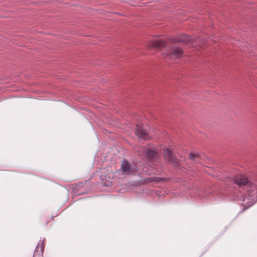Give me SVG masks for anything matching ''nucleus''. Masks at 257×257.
<instances>
[{"instance_id": "1", "label": "nucleus", "mask_w": 257, "mask_h": 257, "mask_svg": "<svg viewBox=\"0 0 257 257\" xmlns=\"http://www.w3.org/2000/svg\"><path fill=\"white\" fill-rule=\"evenodd\" d=\"M234 181L239 188L246 190L245 196L241 198L242 205L246 208L252 206L257 201V181H248L245 176L239 175L235 177Z\"/></svg>"}, {"instance_id": "2", "label": "nucleus", "mask_w": 257, "mask_h": 257, "mask_svg": "<svg viewBox=\"0 0 257 257\" xmlns=\"http://www.w3.org/2000/svg\"><path fill=\"white\" fill-rule=\"evenodd\" d=\"M119 171L122 175H133L138 171V168L135 163H131L126 160H123L121 163Z\"/></svg>"}, {"instance_id": "3", "label": "nucleus", "mask_w": 257, "mask_h": 257, "mask_svg": "<svg viewBox=\"0 0 257 257\" xmlns=\"http://www.w3.org/2000/svg\"><path fill=\"white\" fill-rule=\"evenodd\" d=\"M148 125L137 124L136 126V134L140 139L147 140L150 138Z\"/></svg>"}, {"instance_id": "4", "label": "nucleus", "mask_w": 257, "mask_h": 257, "mask_svg": "<svg viewBox=\"0 0 257 257\" xmlns=\"http://www.w3.org/2000/svg\"><path fill=\"white\" fill-rule=\"evenodd\" d=\"M183 51L180 47H170L166 55L170 59L180 58L182 56Z\"/></svg>"}, {"instance_id": "5", "label": "nucleus", "mask_w": 257, "mask_h": 257, "mask_svg": "<svg viewBox=\"0 0 257 257\" xmlns=\"http://www.w3.org/2000/svg\"><path fill=\"white\" fill-rule=\"evenodd\" d=\"M145 156L149 159H155L158 154V150L154 146H149L146 148H141Z\"/></svg>"}, {"instance_id": "6", "label": "nucleus", "mask_w": 257, "mask_h": 257, "mask_svg": "<svg viewBox=\"0 0 257 257\" xmlns=\"http://www.w3.org/2000/svg\"><path fill=\"white\" fill-rule=\"evenodd\" d=\"M164 152L165 160L172 163L175 166H177L178 164V160L173 154L172 151L169 149H165Z\"/></svg>"}, {"instance_id": "7", "label": "nucleus", "mask_w": 257, "mask_h": 257, "mask_svg": "<svg viewBox=\"0 0 257 257\" xmlns=\"http://www.w3.org/2000/svg\"><path fill=\"white\" fill-rule=\"evenodd\" d=\"M148 46L149 48H160L165 47V45L164 42L161 40H154L150 41Z\"/></svg>"}, {"instance_id": "8", "label": "nucleus", "mask_w": 257, "mask_h": 257, "mask_svg": "<svg viewBox=\"0 0 257 257\" xmlns=\"http://www.w3.org/2000/svg\"><path fill=\"white\" fill-rule=\"evenodd\" d=\"M179 41L184 44L188 45L192 43V39L189 36H185L179 39Z\"/></svg>"}, {"instance_id": "9", "label": "nucleus", "mask_w": 257, "mask_h": 257, "mask_svg": "<svg viewBox=\"0 0 257 257\" xmlns=\"http://www.w3.org/2000/svg\"><path fill=\"white\" fill-rule=\"evenodd\" d=\"M189 158L195 162H198V159L200 158V155L196 152H191L189 154Z\"/></svg>"}, {"instance_id": "10", "label": "nucleus", "mask_w": 257, "mask_h": 257, "mask_svg": "<svg viewBox=\"0 0 257 257\" xmlns=\"http://www.w3.org/2000/svg\"><path fill=\"white\" fill-rule=\"evenodd\" d=\"M43 251V246L42 243L40 241L37 246L36 247V249L34 251V255H36L37 254H39V255H40Z\"/></svg>"}]
</instances>
